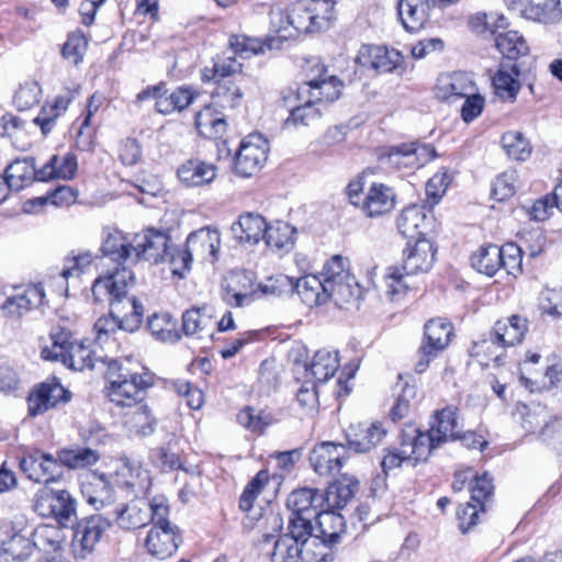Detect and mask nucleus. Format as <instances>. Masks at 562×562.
Returning <instances> with one entry per match:
<instances>
[{
    "label": "nucleus",
    "instance_id": "obj_1",
    "mask_svg": "<svg viewBox=\"0 0 562 562\" xmlns=\"http://www.w3.org/2000/svg\"><path fill=\"white\" fill-rule=\"evenodd\" d=\"M133 283L134 273L123 268L99 277L91 289L94 301H109L111 315L117 317L122 329L130 333L139 328L144 316L143 305L135 296L127 295V288Z\"/></svg>",
    "mask_w": 562,
    "mask_h": 562
},
{
    "label": "nucleus",
    "instance_id": "obj_2",
    "mask_svg": "<svg viewBox=\"0 0 562 562\" xmlns=\"http://www.w3.org/2000/svg\"><path fill=\"white\" fill-rule=\"evenodd\" d=\"M126 364L116 359L109 361L105 372L108 397L115 406L133 408L145 398L154 376L148 372H133Z\"/></svg>",
    "mask_w": 562,
    "mask_h": 562
},
{
    "label": "nucleus",
    "instance_id": "obj_3",
    "mask_svg": "<svg viewBox=\"0 0 562 562\" xmlns=\"http://www.w3.org/2000/svg\"><path fill=\"white\" fill-rule=\"evenodd\" d=\"M434 418V423L426 432L417 429L419 446H422V451L424 453L427 451L430 456L431 452L442 443L465 438L467 436L473 438L472 442L474 447L479 445L480 448H482L484 445H486L485 441L480 439L475 440V435L473 432H468L462 436L463 430L462 425L458 418L457 407L447 406L440 411H437L435 412Z\"/></svg>",
    "mask_w": 562,
    "mask_h": 562
},
{
    "label": "nucleus",
    "instance_id": "obj_4",
    "mask_svg": "<svg viewBox=\"0 0 562 562\" xmlns=\"http://www.w3.org/2000/svg\"><path fill=\"white\" fill-rule=\"evenodd\" d=\"M34 509L44 517H54L63 527H70L77 520L76 499L66 490L40 488L33 499Z\"/></svg>",
    "mask_w": 562,
    "mask_h": 562
},
{
    "label": "nucleus",
    "instance_id": "obj_5",
    "mask_svg": "<svg viewBox=\"0 0 562 562\" xmlns=\"http://www.w3.org/2000/svg\"><path fill=\"white\" fill-rule=\"evenodd\" d=\"M269 143L261 134H249L238 147L234 157V171L245 178L256 175L266 164Z\"/></svg>",
    "mask_w": 562,
    "mask_h": 562
},
{
    "label": "nucleus",
    "instance_id": "obj_6",
    "mask_svg": "<svg viewBox=\"0 0 562 562\" xmlns=\"http://www.w3.org/2000/svg\"><path fill=\"white\" fill-rule=\"evenodd\" d=\"M452 333L451 323L442 318H434L425 324V340L419 348V359L415 367L418 373L425 372L430 361L448 347Z\"/></svg>",
    "mask_w": 562,
    "mask_h": 562
},
{
    "label": "nucleus",
    "instance_id": "obj_7",
    "mask_svg": "<svg viewBox=\"0 0 562 562\" xmlns=\"http://www.w3.org/2000/svg\"><path fill=\"white\" fill-rule=\"evenodd\" d=\"M331 19V5L328 1L321 4L297 2L289 11L288 24L297 33H311L328 25Z\"/></svg>",
    "mask_w": 562,
    "mask_h": 562
},
{
    "label": "nucleus",
    "instance_id": "obj_8",
    "mask_svg": "<svg viewBox=\"0 0 562 562\" xmlns=\"http://www.w3.org/2000/svg\"><path fill=\"white\" fill-rule=\"evenodd\" d=\"M19 467L30 481L41 484L56 482L63 474L59 457L41 450L25 453L20 459Z\"/></svg>",
    "mask_w": 562,
    "mask_h": 562
},
{
    "label": "nucleus",
    "instance_id": "obj_9",
    "mask_svg": "<svg viewBox=\"0 0 562 562\" xmlns=\"http://www.w3.org/2000/svg\"><path fill=\"white\" fill-rule=\"evenodd\" d=\"M170 236L162 231L148 228L135 234L132 239L134 262L146 260L153 263L165 262L168 255Z\"/></svg>",
    "mask_w": 562,
    "mask_h": 562
},
{
    "label": "nucleus",
    "instance_id": "obj_10",
    "mask_svg": "<svg viewBox=\"0 0 562 562\" xmlns=\"http://www.w3.org/2000/svg\"><path fill=\"white\" fill-rule=\"evenodd\" d=\"M419 446L417 428L409 426L403 430L400 448L389 449L381 461L385 473L401 467L405 461H426L429 458L428 452L424 453Z\"/></svg>",
    "mask_w": 562,
    "mask_h": 562
},
{
    "label": "nucleus",
    "instance_id": "obj_11",
    "mask_svg": "<svg viewBox=\"0 0 562 562\" xmlns=\"http://www.w3.org/2000/svg\"><path fill=\"white\" fill-rule=\"evenodd\" d=\"M70 398L71 393L55 379L43 382L27 397L29 415L32 417L42 415L59 404L68 403Z\"/></svg>",
    "mask_w": 562,
    "mask_h": 562
},
{
    "label": "nucleus",
    "instance_id": "obj_12",
    "mask_svg": "<svg viewBox=\"0 0 562 562\" xmlns=\"http://www.w3.org/2000/svg\"><path fill=\"white\" fill-rule=\"evenodd\" d=\"M112 527V521L103 515H92L80 521L74 533V550L81 559L91 553L103 533Z\"/></svg>",
    "mask_w": 562,
    "mask_h": 562
},
{
    "label": "nucleus",
    "instance_id": "obj_13",
    "mask_svg": "<svg viewBox=\"0 0 562 562\" xmlns=\"http://www.w3.org/2000/svg\"><path fill=\"white\" fill-rule=\"evenodd\" d=\"M223 301L232 307H243L256 293L254 274L245 270L231 271L222 282Z\"/></svg>",
    "mask_w": 562,
    "mask_h": 562
},
{
    "label": "nucleus",
    "instance_id": "obj_14",
    "mask_svg": "<svg viewBox=\"0 0 562 562\" xmlns=\"http://www.w3.org/2000/svg\"><path fill=\"white\" fill-rule=\"evenodd\" d=\"M339 368L337 351L322 349L315 352L310 363H296L293 371L295 379H308L317 384L331 379Z\"/></svg>",
    "mask_w": 562,
    "mask_h": 562
},
{
    "label": "nucleus",
    "instance_id": "obj_15",
    "mask_svg": "<svg viewBox=\"0 0 562 562\" xmlns=\"http://www.w3.org/2000/svg\"><path fill=\"white\" fill-rule=\"evenodd\" d=\"M403 58V55L396 49L376 45H362L357 54L356 63L376 72H392L401 67Z\"/></svg>",
    "mask_w": 562,
    "mask_h": 562
},
{
    "label": "nucleus",
    "instance_id": "obj_16",
    "mask_svg": "<svg viewBox=\"0 0 562 562\" xmlns=\"http://www.w3.org/2000/svg\"><path fill=\"white\" fill-rule=\"evenodd\" d=\"M436 258V249L427 238L408 241L403 250L402 269L406 276L424 273L431 269Z\"/></svg>",
    "mask_w": 562,
    "mask_h": 562
},
{
    "label": "nucleus",
    "instance_id": "obj_17",
    "mask_svg": "<svg viewBox=\"0 0 562 562\" xmlns=\"http://www.w3.org/2000/svg\"><path fill=\"white\" fill-rule=\"evenodd\" d=\"M395 204L396 194L393 188L384 183L371 182L359 207L367 217L373 218L390 213Z\"/></svg>",
    "mask_w": 562,
    "mask_h": 562
},
{
    "label": "nucleus",
    "instance_id": "obj_18",
    "mask_svg": "<svg viewBox=\"0 0 562 562\" xmlns=\"http://www.w3.org/2000/svg\"><path fill=\"white\" fill-rule=\"evenodd\" d=\"M346 447L330 441H324L313 448L310 463L319 475H329L341 469Z\"/></svg>",
    "mask_w": 562,
    "mask_h": 562
},
{
    "label": "nucleus",
    "instance_id": "obj_19",
    "mask_svg": "<svg viewBox=\"0 0 562 562\" xmlns=\"http://www.w3.org/2000/svg\"><path fill=\"white\" fill-rule=\"evenodd\" d=\"M317 532L311 546L329 549L330 544L338 541L340 533L345 531V518L337 510L322 508L316 515Z\"/></svg>",
    "mask_w": 562,
    "mask_h": 562
},
{
    "label": "nucleus",
    "instance_id": "obj_20",
    "mask_svg": "<svg viewBox=\"0 0 562 562\" xmlns=\"http://www.w3.org/2000/svg\"><path fill=\"white\" fill-rule=\"evenodd\" d=\"M282 101L284 106L290 108V115L284 121L285 127L308 126L321 116L316 103L308 97L296 98V91L290 90L283 94Z\"/></svg>",
    "mask_w": 562,
    "mask_h": 562
},
{
    "label": "nucleus",
    "instance_id": "obj_21",
    "mask_svg": "<svg viewBox=\"0 0 562 562\" xmlns=\"http://www.w3.org/2000/svg\"><path fill=\"white\" fill-rule=\"evenodd\" d=\"M180 540L176 528L153 526L146 536L145 548L153 558L166 560L177 551Z\"/></svg>",
    "mask_w": 562,
    "mask_h": 562
},
{
    "label": "nucleus",
    "instance_id": "obj_22",
    "mask_svg": "<svg viewBox=\"0 0 562 562\" xmlns=\"http://www.w3.org/2000/svg\"><path fill=\"white\" fill-rule=\"evenodd\" d=\"M386 432L378 422L352 426L346 434L348 448L357 453H367L384 439Z\"/></svg>",
    "mask_w": 562,
    "mask_h": 562
},
{
    "label": "nucleus",
    "instance_id": "obj_23",
    "mask_svg": "<svg viewBox=\"0 0 562 562\" xmlns=\"http://www.w3.org/2000/svg\"><path fill=\"white\" fill-rule=\"evenodd\" d=\"M117 483L132 488L136 494L146 493L150 486V475L140 461L121 458L115 471Z\"/></svg>",
    "mask_w": 562,
    "mask_h": 562
},
{
    "label": "nucleus",
    "instance_id": "obj_24",
    "mask_svg": "<svg viewBox=\"0 0 562 562\" xmlns=\"http://www.w3.org/2000/svg\"><path fill=\"white\" fill-rule=\"evenodd\" d=\"M45 291L42 284H30L22 293L7 297L1 308L5 315L20 318L33 307L44 304Z\"/></svg>",
    "mask_w": 562,
    "mask_h": 562
},
{
    "label": "nucleus",
    "instance_id": "obj_25",
    "mask_svg": "<svg viewBox=\"0 0 562 562\" xmlns=\"http://www.w3.org/2000/svg\"><path fill=\"white\" fill-rule=\"evenodd\" d=\"M358 486L359 482L356 479L344 475L341 480L329 484L324 493L319 492L322 508L330 510L344 508L353 498Z\"/></svg>",
    "mask_w": 562,
    "mask_h": 562
},
{
    "label": "nucleus",
    "instance_id": "obj_26",
    "mask_svg": "<svg viewBox=\"0 0 562 562\" xmlns=\"http://www.w3.org/2000/svg\"><path fill=\"white\" fill-rule=\"evenodd\" d=\"M474 88V82L467 74H445L437 80L436 95L440 100L453 102L472 93Z\"/></svg>",
    "mask_w": 562,
    "mask_h": 562
},
{
    "label": "nucleus",
    "instance_id": "obj_27",
    "mask_svg": "<svg viewBox=\"0 0 562 562\" xmlns=\"http://www.w3.org/2000/svg\"><path fill=\"white\" fill-rule=\"evenodd\" d=\"M220 244L218 231L203 227L188 236L186 247L193 258L206 260L215 259Z\"/></svg>",
    "mask_w": 562,
    "mask_h": 562
},
{
    "label": "nucleus",
    "instance_id": "obj_28",
    "mask_svg": "<svg viewBox=\"0 0 562 562\" xmlns=\"http://www.w3.org/2000/svg\"><path fill=\"white\" fill-rule=\"evenodd\" d=\"M117 526L124 530L145 527L150 521L149 504L145 499H134L114 510Z\"/></svg>",
    "mask_w": 562,
    "mask_h": 562
},
{
    "label": "nucleus",
    "instance_id": "obj_29",
    "mask_svg": "<svg viewBox=\"0 0 562 562\" xmlns=\"http://www.w3.org/2000/svg\"><path fill=\"white\" fill-rule=\"evenodd\" d=\"M527 319L513 315L509 318L497 321L493 327L491 339L501 347H510L521 342L527 331Z\"/></svg>",
    "mask_w": 562,
    "mask_h": 562
},
{
    "label": "nucleus",
    "instance_id": "obj_30",
    "mask_svg": "<svg viewBox=\"0 0 562 562\" xmlns=\"http://www.w3.org/2000/svg\"><path fill=\"white\" fill-rule=\"evenodd\" d=\"M429 0H398L397 13L407 32H418L428 21Z\"/></svg>",
    "mask_w": 562,
    "mask_h": 562
},
{
    "label": "nucleus",
    "instance_id": "obj_31",
    "mask_svg": "<svg viewBox=\"0 0 562 562\" xmlns=\"http://www.w3.org/2000/svg\"><path fill=\"white\" fill-rule=\"evenodd\" d=\"M101 250L104 257L117 263L116 269H130L128 265L134 262L132 240H128L120 231H114L106 235Z\"/></svg>",
    "mask_w": 562,
    "mask_h": 562
},
{
    "label": "nucleus",
    "instance_id": "obj_32",
    "mask_svg": "<svg viewBox=\"0 0 562 562\" xmlns=\"http://www.w3.org/2000/svg\"><path fill=\"white\" fill-rule=\"evenodd\" d=\"M344 82L334 75L314 86H300L296 98H311L315 103H331L341 95Z\"/></svg>",
    "mask_w": 562,
    "mask_h": 562
},
{
    "label": "nucleus",
    "instance_id": "obj_33",
    "mask_svg": "<svg viewBox=\"0 0 562 562\" xmlns=\"http://www.w3.org/2000/svg\"><path fill=\"white\" fill-rule=\"evenodd\" d=\"M319 491L311 487L297 488L290 493L286 499V507L290 516L316 517L322 509L319 503Z\"/></svg>",
    "mask_w": 562,
    "mask_h": 562
},
{
    "label": "nucleus",
    "instance_id": "obj_34",
    "mask_svg": "<svg viewBox=\"0 0 562 562\" xmlns=\"http://www.w3.org/2000/svg\"><path fill=\"white\" fill-rule=\"evenodd\" d=\"M217 168L199 159L183 162L177 171L179 180L187 187H199L212 182L216 177Z\"/></svg>",
    "mask_w": 562,
    "mask_h": 562
},
{
    "label": "nucleus",
    "instance_id": "obj_35",
    "mask_svg": "<svg viewBox=\"0 0 562 562\" xmlns=\"http://www.w3.org/2000/svg\"><path fill=\"white\" fill-rule=\"evenodd\" d=\"M396 224L398 232L408 238V241H413L417 238H425L424 231L429 226V220L423 209L412 205L401 212Z\"/></svg>",
    "mask_w": 562,
    "mask_h": 562
},
{
    "label": "nucleus",
    "instance_id": "obj_36",
    "mask_svg": "<svg viewBox=\"0 0 562 562\" xmlns=\"http://www.w3.org/2000/svg\"><path fill=\"white\" fill-rule=\"evenodd\" d=\"M78 164L75 154L68 151L63 156L53 155L49 160L38 169V181L53 179L70 180L75 177Z\"/></svg>",
    "mask_w": 562,
    "mask_h": 562
},
{
    "label": "nucleus",
    "instance_id": "obj_37",
    "mask_svg": "<svg viewBox=\"0 0 562 562\" xmlns=\"http://www.w3.org/2000/svg\"><path fill=\"white\" fill-rule=\"evenodd\" d=\"M268 226L261 215L247 213L232 225V232L240 243L257 244L263 238Z\"/></svg>",
    "mask_w": 562,
    "mask_h": 562
},
{
    "label": "nucleus",
    "instance_id": "obj_38",
    "mask_svg": "<svg viewBox=\"0 0 562 562\" xmlns=\"http://www.w3.org/2000/svg\"><path fill=\"white\" fill-rule=\"evenodd\" d=\"M5 182L9 189L19 191L32 183L38 181V170L35 168V159L27 157L16 159L5 168Z\"/></svg>",
    "mask_w": 562,
    "mask_h": 562
},
{
    "label": "nucleus",
    "instance_id": "obj_39",
    "mask_svg": "<svg viewBox=\"0 0 562 562\" xmlns=\"http://www.w3.org/2000/svg\"><path fill=\"white\" fill-rule=\"evenodd\" d=\"M302 302L310 307L319 306L328 302L325 283L318 274H307L295 280V289Z\"/></svg>",
    "mask_w": 562,
    "mask_h": 562
},
{
    "label": "nucleus",
    "instance_id": "obj_40",
    "mask_svg": "<svg viewBox=\"0 0 562 562\" xmlns=\"http://www.w3.org/2000/svg\"><path fill=\"white\" fill-rule=\"evenodd\" d=\"M215 321L206 314V306L188 310L182 315V328L186 335H198L199 339L212 338Z\"/></svg>",
    "mask_w": 562,
    "mask_h": 562
},
{
    "label": "nucleus",
    "instance_id": "obj_41",
    "mask_svg": "<svg viewBox=\"0 0 562 562\" xmlns=\"http://www.w3.org/2000/svg\"><path fill=\"white\" fill-rule=\"evenodd\" d=\"M82 494L88 504L97 510L114 503V488L104 475L94 476L93 480L82 486Z\"/></svg>",
    "mask_w": 562,
    "mask_h": 562
},
{
    "label": "nucleus",
    "instance_id": "obj_42",
    "mask_svg": "<svg viewBox=\"0 0 562 562\" xmlns=\"http://www.w3.org/2000/svg\"><path fill=\"white\" fill-rule=\"evenodd\" d=\"M426 149V147L422 148V150ZM418 150H420V148L416 147L414 144H403L401 146L391 147L387 151L380 155V159L397 169H414L423 165L418 159Z\"/></svg>",
    "mask_w": 562,
    "mask_h": 562
},
{
    "label": "nucleus",
    "instance_id": "obj_43",
    "mask_svg": "<svg viewBox=\"0 0 562 562\" xmlns=\"http://www.w3.org/2000/svg\"><path fill=\"white\" fill-rule=\"evenodd\" d=\"M495 46L508 59H518L529 52L526 40L517 31L498 32L496 29Z\"/></svg>",
    "mask_w": 562,
    "mask_h": 562
},
{
    "label": "nucleus",
    "instance_id": "obj_44",
    "mask_svg": "<svg viewBox=\"0 0 562 562\" xmlns=\"http://www.w3.org/2000/svg\"><path fill=\"white\" fill-rule=\"evenodd\" d=\"M94 256L89 250L71 251L64 260V268L58 277V281L63 283V293L67 294V280L70 277H79L93 262Z\"/></svg>",
    "mask_w": 562,
    "mask_h": 562
},
{
    "label": "nucleus",
    "instance_id": "obj_45",
    "mask_svg": "<svg viewBox=\"0 0 562 562\" xmlns=\"http://www.w3.org/2000/svg\"><path fill=\"white\" fill-rule=\"evenodd\" d=\"M241 87L234 80H222L211 94L212 105L223 110H233L240 105L243 100Z\"/></svg>",
    "mask_w": 562,
    "mask_h": 562
},
{
    "label": "nucleus",
    "instance_id": "obj_46",
    "mask_svg": "<svg viewBox=\"0 0 562 562\" xmlns=\"http://www.w3.org/2000/svg\"><path fill=\"white\" fill-rule=\"evenodd\" d=\"M196 97L198 92L189 87H179L168 95L164 89L161 98L158 99L157 112L165 115L175 111L180 112L188 108Z\"/></svg>",
    "mask_w": 562,
    "mask_h": 562
},
{
    "label": "nucleus",
    "instance_id": "obj_47",
    "mask_svg": "<svg viewBox=\"0 0 562 562\" xmlns=\"http://www.w3.org/2000/svg\"><path fill=\"white\" fill-rule=\"evenodd\" d=\"M35 550L30 539L14 535L0 546V559L3 562H22L27 560Z\"/></svg>",
    "mask_w": 562,
    "mask_h": 562
},
{
    "label": "nucleus",
    "instance_id": "obj_48",
    "mask_svg": "<svg viewBox=\"0 0 562 562\" xmlns=\"http://www.w3.org/2000/svg\"><path fill=\"white\" fill-rule=\"evenodd\" d=\"M294 234L293 226L279 221L268 226L263 238L269 248L289 251L294 245Z\"/></svg>",
    "mask_w": 562,
    "mask_h": 562
},
{
    "label": "nucleus",
    "instance_id": "obj_49",
    "mask_svg": "<svg viewBox=\"0 0 562 562\" xmlns=\"http://www.w3.org/2000/svg\"><path fill=\"white\" fill-rule=\"evenodd\" d=\"M471 265L480 273L493 277L502 267L499 247L496 245L480 247L479 250L471 256Z\"/></svg>",
    "mask_w": 562,
    "mask_h": 562
},
{
    "label": "nucleus",
    "instance_id": "obj_50",
    "mask_svg": "<svg viewBox=\"0 0 562 562\" xmlns=\"http://www.w3.org/2000/svg\"><path fill=\"white\" fill-rule=\"evenodd\" d=\"M325 291L328 293V301H333L338 307L353 302L359 294L357 282L351 274L346 279L325 283Z\"/></svg>",
    "mask_w": 562,
    "mask_h": 562
},
{
    "label": "nucleus",
    "instance_id": "obj_51",
    "mask_svg": "<svg viewBox=\"0 0 562 562\" xmlns=\"http://www.w3.org/2000/svg\"><path fill=\"white\" fill-rule=\"evenodd\" d=\"M195 127L206 138H217L226 131L224 116L214 113L213 105H207L195 115Z\"/></svg>",
    "mask_w": 562,
    "mask_h": 562
},
{
    "label": "nucleus",
    "instance_id": "obj_52",
    "mask_svg": "<svg viewBox=\"0 0 562 562\" xmlns=\"http://www.w3.org/2000/svg\"><path fill=\"white\" fill-rule=\"evenodd\" d=\"M52 340L50 346H45L41 350V356L45 360L59 361L65 357L68 347L76 340H71V333L69 329L61 326H53L49 333Z\"/></svg>",
    "mask_w": 562,
    "mask_h": 562
},
{
    "label": "nucleus",
    "instance_id": "obj_53",
    "mask_svg": "<svg viewBox=\"0 0 562 562\" xmlns=\"http://www.w3.org/2000/svg\"><path fill=\"white\" fill-rule=\"evenodd\" d=\"M132 413L125 416L124 424L130 432L136 436H149L155 430V420L148 407L142 403L135 405Z\"/></svg>",
    "mask_w": 562,
    "mask_h": 562
},
{
    "label": "nucleus",
    "instance_id": "obj_54",
    "mask_svg": "<svg viewBox=\"0 0 562 562\" xmlns=\"http://www.w3.org/2000/svg\"><path fill=\"white\" fill-rule=\"evenodd\" d=\"M76 201V194L70 187L61 186L48 192L46 196L27 200L23 203L24 213H34L36 206H43L47 202L55 206H69Z\"/></svg>",
    "mask_w": 562,
    "mask_h": 562
},
{
    "label": "nucleus",
    "instance_id": "obj_55",
    "mask_svg": "<svg viewBox=\"0 0 562 562\" xmlns=\"http://www.w3.org/2000/svg\"><path fill=\"white\" fill-rule=\"evenodd\" d=\"M92 353L89 346L76 340L59 361L71 370L82 371L94 367Z\"/></svg>",
    "mask_w": 562,
    "mask_h": 562
},
{
    "label": "nucleus",
    "instance_id": "obj_56",
    "mask_svg": "<svg viewBox=\"0 0 562 562\" xmlns=\"http://www.w3.org/2000/svg\"><path fill=\"white\" fill-rule=\"evenodd\" d=\"M60 468L80 469L95 464L100 454L91 448L63 449L58 451Z\"/></svg>",
    "mask_w": 562,
    "mask_h": 562
},
{
    "label": "nucleus",
    "instance_id": "obj_57",
    "mask_svg": "<svg viewBox=\"0 0 562 562\" xmlns=\"http://www.w3.org/2000/svg\"><path fill=\"white\" fill-rule=\"evenodd\" d=\"M519 71L517 66H512L510 70L501 68L493 77V86L496 94L504 100H515L520 85L517 80Z\"/></svg>",
    "mask_w": 562,
    "mask_h": 562
},
{
    "label": "nucleus",
    "instance_id": "obj_58",
    "mask_svg": "<svg viewBox=\"0 0 562 562\" xmlns=\"http://www.w3.org/2000/svg\"><path fill=\"white\" fill-rule=\"evenodd\" d=\"M70 98L58 95L47 108L44 106L41 113L34 119V123L41 127L44 135H47L55 125L56 120L67 110Z\"/></svg>",
    "mask_w": 562,
    "mask_h": 562
},
{
    "label": "nucleus",
    "instance_id": "obj_59",
    "mask_svg": "<svg viewBox=\"0 0 562 562\" xmlns=\"http://www.w3.org/2000/svg\"><path fill=\"white\" fill-rule=\"evenodd\" d=\"M300 542L294 539L283 536L278 539L274 543L273 558L280 560V562H310L304 553V548Z\"/></svg>",
    "mask_w": 562,
    "mask_h": 562
},
{
    "label": "nucleus",
    "instance_id": "obj_60",
    "mask_svg": "<svg viewBox=\"0 0 562 562\" xmlns=\"http://www.w3.org/2000/svg\"><path fill=\"white\" fill-rule=\"evenodd\" d=\"M503 148L515 160L524 161L531 154L529 140L520 132H507L502 137Z\"/></svg>",
    "mask_w": 562,
    "mask_h": 562
},
{
    "label": "nucleus",
    "instance_id": "obj_61",
    "mask_svg": "<svg viewBox=\"0 0 562 562\" xmlns=\"http://www.w3.org/2000/svg\"><path fill=\"white\" fill-rule=\"evenodd\" d=\"M88 47V40L81 32L69 34L67 41L63 45L61 54L72 65H79Z\"/></svg>",
    "mask_w": 562,
    "mask_h": 562
},
{
    "label": "nucleus",
    "instance_id": "obj_62",
    "mask_svg": "<svg viewBox=\"0 0 562 562\" xmlns=\"http://www.w3.org/2000/svg\"><path fill=\"white\" fill-rule=\"evenodd\" d=\"M193 257L187 249L186 245L182 247L168 246V255L165 262L169 263L172 274L183 278L190 270Z\"/></svg>",
    "mask_w": 562,
    "mask_h": 562
},
{
    "label": "nucleus",
    "instance_id": "obj_63",
    "mask_svg": "<svg viewBox=\"0 0 562 562\" xmlns=\"http://www.w3.org/2000/svg\"><path fill=\"white\" fill-rule=\"evenodd\" d=\"M313 519L314 517L307 516H290L285 536L300 542L301 546H307L314 530Z\"/></svg>",
    "mask_w": 562,
    "mask_h": 562
},
{
    "label": "nucleus",
    "instance_id": "obj_64",
    "mask_svg": "<svg viewBox=\"0 0 562 562\" xmlns=\"http://www.w3.org/2000/svg\"><path fill=\"white\" fill-rule=\"evenodd\" d=\"M41 93V87L36 81L26 80L20 85L13 102L20 111H24L38 103Z\"/></svg>",
    "mask_w": 562,
    "mask_h": 562
}]
</instances>
